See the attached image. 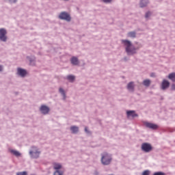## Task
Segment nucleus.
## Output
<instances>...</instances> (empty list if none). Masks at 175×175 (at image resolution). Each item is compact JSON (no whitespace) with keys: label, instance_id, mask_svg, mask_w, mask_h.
<instances>
[{"label":"nucleus","instance_id":"39448f33","mask_svg":"<svg viewBox=\"0 0 175 175\" xmlns=\"http://www.w3.org/2000/svg\"><path fill=\"white\" fill-rule=\"evenodd\" d=\"M142 150L144 152H146V153H148L149 152H151L152 150V146L150 145V144L144 143L142 145Z\"/></svg>","mask_w":175,"mask_h":175},{"label":"nucleus","instance_id":"412c9836","mask_svg":"<svg viewBox=\"0 0 175 175\" xmlns=\"http://www.w3.org/2000/svg\"><path fill=\"white\" fill-rule=\"evenodd\" d=\"M59 92H61V94L63 95V96H64V99H66V93H65V92H64V88H59Z\"/></svg>","mask_w":175,"mask_h":175},{"label":"nucleus","instance_id":"b1692460","mask_svg":"<svg viewBox=\"0 0 175 175\" xmlns=\"http://www.w3.org/2000/svg\"><path fill=\"white\" fill-rule=\"evenodd\" d=\"M142 175H150V171L148 170L144 171V172H142Z\"/></svg>","mask_w":175,"mask_h":175},{"label":"nucleus","instance_id":"f257e3e1","mask_svg":"<svg viewBox=\"0 0 175 175\" xmlns=\"http://www.w3.org/2000/svg\"><path fill=\"white\" fill-rule=\"evenodd\" d=\"M122 42L126 46V51L128 54H135L136 53V48L133 46L130 40H122Z\"/></svg>","mask_w":175,"mask_h":175},{"label":"nucleus","instance_id":"2f4dec72","mask_svg":"<svg viewBox=\"0 0 175 175\" xmlns=\"http://www.w3.org/2000/svg\"><path fill=\"white\" fill-rule=\"evenodd\" d=\"M16 1L17 0H10L11 2H14V3L16 2Z\"/></svg>","mask_w":175,"mask_h":175},{"label":"nucleus","instance_id":"aec40b11","mask_svg":"<svg viewBox=\"0 0 175 175\" xmlns=\"http://www.w3.org/2000/svg\"><path fill=\"white\" fill-rule=\"evenodd\" d=\"M67 79H68V80H70V81H73L75 79V76H74L73 75H69L68 76H67Z\"/></svg>","mask_w":175,"mask_h":175},{"label":"nucleus","instance_id":"dca6fc26","mask_svg":"<svg viewBox=\"0 0 175 175\" xmlns=\"http://www.w3.org/2000/svg\"><path fill=\"white\" fill-rule=\"evenodd\" d=\"M53 168H54V170L57 171V170H59L62 168V165H61V164H59L57 163H55V164H53Z\"/></svg>","mask_w":175,"mask_h":175},{"label":"nucleus","instance_id":"6ab92c4d","mask_svg":"<svg viewBox=\"0 0 175 175\" xmlns=\"http://www.w3.org/2000/svg\"><path fill=\"white\" fill-rule=\"evenodd\" d=\"M128 36H129L131 38H135L136 32H135V31L129 32L128 33Z\"/></svg>","mask_w":175,"mask_h":175},{"label":"nucleus","instance_id":"2eb2a0df","mask_svg":"<svg viewBox=\"0 0 175 175\" xmlns=\"http://www.w3.org/2000/svg\"><path fill=\"white\" fill-rule=\"evenodd\" d=\"M143 84L146 87H148L150 84H151V80H150V79H146L145 80H144Z\"/></svg>","mask_w":175,"mask_h":175},{"label":"nucleus","instance_id":"473e14b6","mask_svg":"<svg viewBox=\"0 0 175 175\" xmlns=\"http://www.w3.org/2000/svg\"><path fill=\"white\" fill-rule=\"evenodd\" d=\"M0 70H3V66L0 65Z\"/></svg>","mask_w":175,"mask_h":175},{"label":"nucleus","instance_id":"4be33fe9","mask_svg":"<svg viewBox=\"0 0 175 175\" xmlns=\"http://www.w3.org/2000/svg\"><path fill=\"white\" fill-rule=\"evenodd\" d=\"M54 175H63V172L59 171V170L55 171V172H54Z\"/></svg>","mask_w":175,"mask_h":175},{"label":"nucleus","instance_id":"a878e982","mask_svg":"<svg viewBox=\"0 0 175 175\" xmlns=\"http://www.w3.org/2000/svg\"><path fill=\"white\" fill-rule=\"evenodd\" d=\"M153 175H165L164 172H154Z\"/></svg>","mask_w":175,"mask_h":175},{"label":"nucleus","instance_id":"5701e85b","mask_svg":"<svg viewBox=\"0 0 175 175\" xmlns=\"http://www.w3.org/2000/svg\"><path fill=\"white\" fill-rule=\"evenodd\" d=\"M147 2H145V3H144V1H141L140 2V6L141 8H144V6H146L147 5Z\"/></svg>","mask_w":175,"mask_h":175},{"label":"nucleus","instance_id":"9d476101","mask_svg":"<svg viewBox=\"0 0 175 175\" xmlns=\"http://www.w3.org/2000/svg\"><path fill=\"white\" fill-rule=\"evenodd\" d=\"M127 88L129 91H134L135 84H134L133 81H130V83H128Z\"/></svg>","mask_w":175,"mask_h":175},{"label":"nucleus","instance_id":"6e6552de","mask_svg":"<svg viewBox=\"0 0 175 175\" xmlns=\"http://www.w3.org/2000/svg\"><path fill=\"white\" fill-rule=\"evenodd\" d=\"M170 83L168 81V80H166L164 79L162 81L161 88L163 90H165V88H167L170 85Z\"/></svg>","mask_w":175,"mask_h":175},{"label":"nucleus","instance_id":"20e7f679","mask_svg":"<svg viewBox=\"0 0 175 175\" xmlns=\"http://www.w3.org/2000/svg\"><path fill=\"white\" fill-rule=\"evenodd\" d=\"M8 39L7 31L5 28H0V40L6 42Z\"/></svg>","mask_w":175,"mask_h":175},{"label":"nucleus","instance_id":"cd10ccee","mask_svg":"<svg viewBox=\"0 0 175 175\" xmlns=\"http://www.w3.org/2000/svg\"><path fill=\"white\" fill-rule=\"evenodd\" d=\"M103 2H105L106 3H109L110 2H111L113 0H103Z\"/></svg>","mask_w":175,"mask_h":175},{"label":"nucleus","instance_id":"c85d7f7f","mask_svg":"<svg viewBox=\"0 0 175 175\" xmlns=\"http://www.w3.org/2000/svg\"><path fill=\"white\" fill-rule=\"evenodd\" d=\"M172 90H175V84H172Z\"/></svg>","mask_w":175,"mask_h":175},{"label":"nucleus","instance_id":"ddd939ff","mask_svg":"<svg viewBox=\"0 0 175 175\" xmlns=\"http://www.w3.org/2000/svg\"><path fill=\"white\" fill-rule=\"evenodd\" d=\"M71 62L73 64V65H78L79 64L77 57H72L71 58Z\"/></svg>","mask_w":175,"mask_h":175},{"label":"nucleus","instance_id":"a211bd4d","mask_svg":"<svg viewBox=\"0 0 175 175\" xmlns=\"http://www.w3.org/2000/svg\"><path fill=\"white\" fill-rule=\"evenodd\" d=\"M11 152L14 154V156H16L17 157H18L19 156H21V153L20 152H18V150H11Z\"/></svg>","mask_w":175,"mask_h":175},{"label":"nucleus","instance_id":"423d86ee","mask_svg":"<svg viewBox=\"0 0 175 175\" xmlns=\"http://www.w3.org/2000/svg\"><path fill=\"white\" fill-rule=\"evenodd\" d=\"M59 18L62 20H66V21H70L71 17L68 13L66 12H62L59 15Z\"/></svg>","mask_w":175,"mask_h":175},{"label":"nucleus","instance_id":"1a4fd4ad","mask_svg":"<svg viewBox=\"0 0 175 175\" xmlns=\"http://www.w3.org/2000/svg\"><path fill=\"white\" fill-rule=\"evenodd\" d=\"M145 125L148 129H152V130H157L159 128L157 124H154L153 123H145Z\"/></svg>","mask_w":175,"mask_h":175},{"label":"nucleus","instance_id":"7c9ffc66","mask_svg":"<svg viewBox=\"0 0 175 175\" xmlns=\"http://www.w3.org/2000/svg\"><path fill=\"white\" fill-rule=\"evenodd\" d=\"M150 76H152V77H153L154 76H155L154 73H151Z\"/></svg>","mask_w":175,"mask_h":175},{"label":"nucleus","instance_id":"f03ea898","mask_svg":"<svg viewBox=\"0 0 175 175\" xmlns=\"http://www.w3.org/2000/svg\"><path fill=\"white\" fill-rule=\"evenodd\" d=\"M101 161L102 163L104 164V165H108L109 164H110L111 159L110 156L107 154V153H104L102 155Z\"/></svg>","mask_w":175,"mask_h":175},{"label":"nucleus","instance_id":"f8f14e48","mask_svg":"<svg viewBox=\"0 0 175 175\" xmlns=\"http://www.w3.org/2000/svg\"><path fill=\"white\" fill-rule=\"evenodd\" d=\"M127 116L129 118L130 116H132V118H135L137 116L135 111H127Z\"/></svg>","mask_w":175,"mask_h":175},{"label":"nucleus","instance_id":"393cba45","mask_svg":"<svg viewBox=\"0 0 175 175\" xmlns=\"http://www.w3.org/2000/svg\"><path fill=\"white\" fill-rule=\"evenodd\" d=\"M16 175H28V174L24 171L23 172H17Z\"/></svg>","mask_w":175,"mask_h":175},{"label":"nucleus","instance_id":"7ed1b4c3","mask_svg":"<svg viewBox=\"0 0 175 175\" xmlns=\"http://www.w3.org/2000/svg\"><path fill=\"white\" fill-rule=\"evenodd\" d=\"M29 154L31 156L33 159H38L40 154V152L36 148L33 146L32 150L29 152Z\"/></svg>","mask_w":175,"mask_h":175},{"label":"nucleus","instance_id":"f3484780","mask_svg":"<svg viewBox=\"0 0 175 175\" xmlns=\"http://www.w3.org/2000/svg\"><path fill=\"white\" fill-rule=\"evenodd\" d=\"M168 78L170 79L172 81H175V72L170 73Z\"/></svg>","mask_w":175,"mask_h":175},{"label":"nucleus","instance_id":"0eeeda50","mask_svg":"<svg viewBox=\"0 0 175 175\" xmlns=\"http://www.w3.org/2000/svg\"><path fill=\"white\" fill-rule=\"evenodd\" d=\"M49 110L50 109L49 107H46V105H42L40 107V111L44 115H47V113L49 112Z\"/></svg>","mask_w":175,"mask_h":175},{"label":"nucleus","instance_id":"4468645a","mask_svg":"<svg viewBox=\"0 0 175 175\" xmlns=\"http://www.w3.org/2000/svg\"><path fill=\"white\" fill-rule=\"evenodd\" d=\"M70 131H72V133H73V134H76L79 131V127H77L76 126H72V127H70Z\"/></svg>","mask_w":175,"mask_h":175},{"label":"nucleus","instance_id":"9b49d317","mask_svg":"<svg viewBox=\"0 0 175 175\" xmlns=\"http://www.w3.org/2000/svg\"><path fill=\"white\" fill-rule=\"evenodd\" d=\"M18 73L21 76H25V75H27V70H25V69H23L22 68H18Z\"/></svg>","mask_w":175,"mask_h":175},{"label":"nucleus","instance_id":"c756f323","mask_svg":"<svg viewBox=\"0 0 175 175\" xmlns=\"http://www.w3.org/2000/svg\"><path fill=\"white\" fill-rule=\"evenodd\" d=\"M85 131L86 133H89V131H88V128H87V127H85Z\"/></svg>","mask_w":175,"mask_h":175},{"label":"nucleus","instance_id":"bb28decb","mask_svg":"<svg viewBox=\"0 0 175 175\" xmlns=\"http://www.w3.org/2000/svg\"><path fill=\"white\" fill-rule=\"evenodd\" d=\"M149 16H151V12H147V13H146V17L148 18Z\"/></svg>","mask_w":175,"mask_h":175}]
</instances>
